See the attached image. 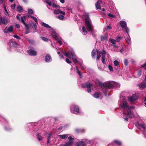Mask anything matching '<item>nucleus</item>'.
Instances as JSON below:
<instances>
[{
	"mask_svg": "<svg viewBox=\"0 0 146 146\" xmlns=\"http://www.w3.org/2000/svg\"><path fill=\"white\" fill-rule=\"evenodd\" d=\"M94 82L95 83L102 87V90L106 96L107 95L108 89L112 88L114 87L116 88H119L120 87L119 84L113 81H109L102 83L99 80L96 79L94 80Z\"/></svg>",
	"mask_w": 146,
	"mask_h": 146,
	"instance_id": "nucleus-1",
	"label": "nucleus"
},
{
	"mask_svg": "<svg viewBox=\"0 0 146 146\" xmlns=\"http://www.w3.org/2000/svg\"><path fill=\"white\" fill-rule=\"evenodd\" d=\"M86 17L85 19V24L87 26L88 30L91 33H92L93 27L91 24V20L89 17L88 14L86 13Z\"/></svg>",
	"mask_w": 146,
	"mask_h": 146,
	"instance_id": "nucleus-2",
	"label": "nucleus"
},
{
	"mask_svg": "<svg viewBox=\"0 0 146 146\" xmlns=\"http://www.w3.org/2000/svg\"><path fill=\"white\" fill-rule=\"evenodd\" d=\"M64 54L66 56L68 57L69 58H70L71 57H72L74 63L77 62L78 60L77 58L75 55L74 51L72 50L68 53L65 52L64 53Z\"/></svg>",
	"mask_w": 146,
	"mask_h": 146,
	"instance_id": "nucleus-3",
	"label": "nucleus"
},
{
	"mask_svg": "<svg viewBox=\"0 0 146 146\" xmlns=\"http://www.w3.org/2000/svg\"><path fill=\"white\" fill-rule=\"evenodd\" d=\"M96 52H97V60H99L100 58L101 55L102 56L103 51V52L98 51L97 50H96L94 49L93 50L92 52V58H95V54Z\"/></svg>",
	"mask_w": 146,
	"mask_h": 146,
	"instance_id": "nucleus-4",
	"label": "nucleus"
},
{
	"mask_svg": "<svg viewBox=\"0 0 146 146\" xmlns=\"http://www.w3.org/2000/svg\"><path fill=\"white\" fill-rule=\"evenodd\" d=\"M70 111L72 113L75 114H79L80 112L78 106L74 105L71 106Z\"/></svg>",
	"mask_w": 146,
	"mask_h": 146,
	"instance_id": "nucleus-5",
	"label": "nucleus"
},
{
	"mask_svg": "<svg viewBox=\"0 0 146 146\" xmlns=\"http://www.w3.org/2000/svg\"><path fill=\"white\" fill-rule=\"evenodd\" d=\"M55 0H46V2L49 6L54 8H59V6L55 4Z\"/></svg>",
	"mask_w": 146,
	"mask_h": 146,
	"instance_id": "nucleus-6",
	"label": "nucleus"
},
{
	"mask_svg": "<svg viewBox=\"0 0 146 146\" xmlns=\"http://www.w3.org/2000/svg\"><path fill=\"white\" fill-rule=\"evenodd\" d=\"M135 125L139 129H142L143 130V133L144 134L146 131V127L144 123L140 124L139 122H137L135 123Z\"/></svg>",
	"mask_w": 146,
	"mask_h": 146,
	"instance_id": "nucleus-7",
	"label": "nucleus"
},
{
	"mask_svg": "<svg viewBox=\"0 0 146 146\" xmlns=\"http://www.w3.org/2000/svg\"><path fill=\"white\" fill-rule=\"evenodd\" d=\"M69 141L65 144H63L62 146H72L73 143L74 139L72 137L69 136L68 137Z\"/></svg>",
	"mask_w": 146,
	"mask_h": 146,
	"instance_id": "nucleus-8",
	"label": "nucleus"
},
{
	"mask_svg": "<svg viewBox=\"0 0 146 146\" xmlns=\"http://www.w3.org/2000/svg\"><path fill=\"white\" fill-rule=\"evenodd\" d=\"M13 28L12 26L11 25L9 27H6L4 30L3 32L5 33H11L13 31Z\"/></svg>",
	"mask_w": 146,
	"mask_h": 146,
	"instance_id": "nucleus-9",
	"label": "nucleus"
},
{
	"mask_svg": "<svg viewBox=\"0 0 146 146\" xmlns=\"http://www.w3.org/2000/svg\"><path fill=\"white\" fill-rule=\"evenodd\" d=\"M0 21L1 25V24H6L9 22V21L7 19L6 17H1L0 18Z\"/></svg>",
	"mask_w": 146,
	"mask_h": 146,
	"instance_id": "nucleus-10",
	"label": "nucleus"
},
{
	"mask_svg": "<svg viewBox=\"0 0 146 146\" xmlns=\"http://www.w3.org/2000/svg\"><path fill=\"white\" fill-rule=\"evenodd\" d=\"M138 98V96L137 94H134L131 97L129 98L128 100L130 102H132L137 100Z\"/></svg>",
	"mask_w": 146,
	"mask_h": 146,
	"instance_id": "nucleus-11",
	"label": "nucleus"
},
{
	"mask_svg": "<svg viewBox=\"0 0 146 146\" xmlns=\"http://www.w3.org/2000/svg\"><path fill=\"white\" fill-rule=\"evenodd\" d=\"M54 13L55 14H61L62 15H64L65 14V12L64 11H62L59 8L58 9H56L54 10Z\"/></svg>",
	"mask_w": 146,
	"mask_h": 146,
	"instance_id": "nucleus-12",
	"label": "nucleus"
},
{
	"mask_svg": "<svg viewBox=\"0 0 146 146\" xmlns=\"http://www.w3.org/2000/svg\"><path fill=\"white\" fill-rule=\"evenodd\" d=\"M123 106H122V108L123 109L126 108L128 110L130 109V107L128 106L127 102L125 99H123Z\"/></svg>",
	"mask_w": 146,
	"mask_h": 146,
	"instance_id": "nucleus-13",
	"label": "nucleus"
},
{
	"mask_svg": "<svg viewBox=\"0 0 146 146\" xmlns=\"http://www.w3.org/2000/svg\"><path fill=\"white\" fill-rule=\"evenodd\" d=\"M16 18L20 21L23 23V24H25V21L26 20L25 16H24L20 18L19 16H17Z\"/></svg>",
	"mask_w": 146,
	"mask_h": 146,
	"instance_id": "nucleus-14",
	"label": "nucleus"
},
{
	"mask_svg": "<svg viewBox=\"0 0 146 146\" xmlns=\"http://www.w3.org/2000/svg\"><path fill=\"white\" fill-rule=\"evenodd\" d=\"M28 53L31 55L35 56L37 54L36 52L32 49L27 50Z\"/></svg>",
	"mask_w": 146,
	"mask_h": 146,
	"instance_id": "nucleus-15",
	"label": "nucleus"
},
{
	"mask_svg": "<svg viewBox=\"0 0 146 146\" xmlns=\"http://www.w3.org/2000/svg\"><path fill=\"white\" fill-rule=\"evenodd\" d=\"M128 114V117L130 118H133L134 117V115L133 112L132 111H131V110H130V109L129 110H127Z\"/></svg>",
	"mask_w": 146,
	"mask_h": 146,
	"instance_id": "nucleus-16",
	"label": "nucleus"
},
{
	"mask_svg": "<svg viewBox=\"0 0 146 146\" xmlns=\"http://www.w3.org/2000/svg\"><path fill=\"white\" fill-rule=\"evenodd\" d=\"M45 60L46 62H49L52 60L51 56L48 54H47L45 58Z\"/></svg>",
	"mask_w": 146,
	"mask_h": 146,
	"instance_id": "nucleus-17",
	"label": "nucleus"
},
{
	"mask_svg": "<svg viewBox=\"0 0 146 146\" xmlns=\"http://www.w3.org/2000/svg\"><path fill=\"white\" fill-rule=\"evenodd\" d=\"M139 88L141 90H142L146 87V83L143 82L141 83L140 84L138 85Z\"/></svg>",
	"mask_w": 146,
	"mask_h": 146,
	"instance_id": "nucleus-18",
	"label": "nucleus"
},
{
	"mask_svg": "<svg viewBox=\"0 0 146 146\" xmlns=\"http://www.w3.org/2000/svg\"><path fill=\"white\" fill-rule=\"evenodd\" d=\"M119 23L121 27L123 28H125L127 27L126 23L124 21H121Z\"/></svg>",
	"mask_w": 146,
	"mask_h": 146,
	"instance_id": "nucleus-19",
	"label": "nucleus"
},
{
	"mask_svg": "<svg viewBox=\"0 0 146 146\" xmlns=\"http://www.w3.org/2000/svg\"><path fill=\"white\" fill-rule=\"evenodd\" d=\"M93 84H92L89 83L88 85L87 86V90L88 93L91 92V87L93 86Z\"/></svg>",
	"mask_w": 146,
	"mask_h": 146,
	"instance_id": "nucleus-20",
	"label": "nucleus"
},
{
	"mask_svg": "<svg viewBox=\"0 0 146 146\" xmlns=\"http://www.w3.org/2000/svg\"><path fill=\"white\" fill-rule=\"evenodd\" d=\"M114 64L115 67V68L116 70H117L119 69L120 68L119 66V62L116 60L114 61Z\"/></svg>",
	"mask_w": 146,
	"mask_h": 146,
	"instance_id": "nucleus-21",
	"label": "nucleus"
},
{
	"mask_svg": "<svg viewBox=\"0 0 146 146\" xmlns=\"http://www.w3.org/2000/svg\"><path fill=\"white\" fill-rule=\"evenodd\" d=\"M101 96V93L100 92H95L93 94V96L96 98H98L100 97Z\"/></svg>",
	"mask_w": 146,
	"mask_h": 146,
	"instance_id": "nucleus-22",
	"label": "nucleus"
},
{
	"mask_svg": "<svg viewBox=\"0 0 146 146\" xmlns=\"http://www.w3.org/2000/svg\"><path fill=\"white\" fill-rule=\"evenodd\" d=\"M106 52L105 50H103V53L102 54V63L104 64L106 63V61L105 60V56L106 55Z\"/></svg>",
	"mask_w": 146,
	"mask_h": 146,
	"instance_id": "nucleus-23",
	"label": "nucleus"
},
{
	"mask_svg": "<svg viewBox=\"0 0 146 146\" xmlns=\"http://www.w3.org/2000/svg\"><path fill=\"white\" fill-rule=\"evenodd\" d=\"M68 134H63L58 135V136L62 139H66L68 137Z\"/></svg>",
	"mask_w": 146,
	"mask_h": 146,
	"instance_id": "nucleus-24",
	"label": "nucleus"
},
{
	"mask_svg": "<svg viewBox=\"0 0 146 146\" xmlns=\"http://www.w3.org/2000/svg\"><path fill=\"white\" fill-rule=\"evenodd\" d=\"M51 30L52 31L51 34L52 37L56 39L58 38L57 34L55 31H53V29Z\"/></svg>",
	"mask_w": 146,
	"mask_h": 146,
	"instance_id": "nucleus-25",
	"label": "nucleus"
},
{
	"mask_svg": "<svg viewBox=\"0 0 146 146\" xmlns=\"http://www.w3.org/2000/svg\"><path fill=\"white\" fill-rule=\"evenodd\" d=\"M102 2L101 1H98L96 4V6L97 9H100L101 7L100 6V3H101Z\"/></svg>",
	"mask_w": 146,
	"mask_h": 146,
	"instance_id": "nucleus-26",
	"label": "nucleus"
},
{
	"mask_svg": "<svg viewBox=\"0 0 146 146\" xmlns=\"http://www.w3.org/2000/svg\"><path fill=\"white\" fill-rule=\"evenodd\" d=\"M41 25L47 28H50L51 29H52L51 28V27L50 26L48 25L45 23L43 22L41 23Z\"/></svg>",
	"mask_w": 146,
	"mask_h": 146,
	"instance_id": "nucleus-27",
	"label": "nucleus"
},
{
	"mask_svg": "<svg viewBox=\"0 0 146 146\" xmlns=\"http://www.w3.org/2000/svg\"><path fill=\"white\" fill-rule=\"evenodd\" d=\"M36 136L37 139L39 141L42 140L43 139V137H42L40 134L38 133H36Z\"/></svg>",
	"mask_w": 146,
	"mask_h": 146,
	"instance_id": "nucleus-28",
	"label": "nucleus"
},
{
	"mask_svg": "<svg viewBox=\"0 0 146 146\" xmlns=\"http://www.w3.org/2000/svg\"><path fill=\"white\" fill-rule=\"evenodd\" d=\"M78 146H85V141H81L80 142H79L77 143Z\"/></svg>",
	"mask_w": 146,
	"mask_h": 146,
	"instance_id": "nucleus-29",
	"label": "nucleus"
},
{
	"mask_svg": "<svg viewBox=\"0 0 146 146\" xmlns=\"http://www.w3.org/2000/svg\"><path fill=\"white\" fill-rule=\"evenodd\" d=\"M128 36L126 38V40L128 44H131V40L130 37L129 36V34H128Z\"/></svg>",
	"mask_w": 146,
	"mask_h": 146,
	"instance_id": "nucleus-30",
	"label": "nucleus"
},
{
	"mask_svg": "<svg viewBox=\"0 0 146 146\" xmlns=\"http://www.w3.org/2000/svg\"><path fill=\"white\" fill-rule=\"evenodd\" d=\"M57 18L59 19L62 20L64 19V17L63 15H60L58 16Z\"/></svg>",
	"mask_w": 146,
	"mask_h": 146,
	"instance_id": "nucleus-31",
	"label": "nucleus"
},
{
	"mask_svg": "<svg viewBox=\"0 0 146 146\" xmlns=\"http://www.w3.org/2000/svg\"><path fill=\"white\" fill-rule=\"evenodd\" d=\"M17 9L19 12V13L21 12L23 10L22 7L20 5H19L17 7Z\"/></svg>",
	"mask_w": 146,
	"mask_h": 146,
	"instance_id": "nucleus-32",
	"label": "nucleus"
},
{
	"mask_svg": "<svg viewBox=\"0 0 146 146\" xmlns=\"http://www.w3.org/2000/svg\"><path fill=\"white\" fill-rule=\"evenodd\" d=\"M141 74V70H139L137 72V74H136V77L137 78L139 77Z\"/></svg>",
	"mask_w": 146,
	"mask_h": 146,
	"instance_id": "nucleus-33",
	"label": "nucleus"
},
{
	"mask_svg": "<svg viewBox=\"0 0 146 146\" xmlns=\"http://www.w3.org/2000/svg\"><path fill=\"white\" fill-rule=\"evenodd\" d=\"M108 15L111 18H116V16L115 15H113L111 13H109L108 14Z\"/></svg>",
	"mask_w": 146,
	"mask_h": 146,
	"instance_id": "nucleus-34",
	"label": "nucleus"
},
{
	"mask_svg": "<svg viewBox=\"0 0 146 146\" xmlns=\"http://www.w3.org/2000/svg\"><path fill=\"white\" fill-rule=\"evenodd\" d=\"M113 142L118 145H120L121 144V142L118 140H115L113 141Z\"/></svg>",
	"mask_w": 146,
	"mask_h": 146,
	"instance_id": "nucleus-35",
	"label": "nucleus"
},
{
	"mask_svg": "<svg viewBox=\"0 0 146 146\" xmlns=\"http://www.w3.org/2000/svg\"><path fill=\"white\" fill-rule=\"evenodd\" d=\"M89 83H86L84 84H82L81 87L83 88H85L87 87V86L88 85Z\"/></svg>",
	"mask_w": 146,
	"mask_h": 146,
	"instance_id": "nucleus-36",
	"label": "nucleus"
},
{
	"mask_svg": "<svg viewBox=\"0 0 146 146\" xmlns=\"http://www.w3.org/2000/svg\"><path fill=\"white\" fill-rule=\"evenodd\" d=\"M110 41L113 44H116V40H115L110 38Z\"/></svg>",
	"mask_w": 146,
	"mask_h": 146,
	"instance_id": "nucleus-37",
	"label": "nucleus"
},
{
	"mask_svg": "<svg viewBox=\"0 0 146 146\" xmlns=\"http://www.w3.org/2000/svg\"><path fill=\"white\" fill-rule=\"evenodd\" d=\"M28 12L30 14H33L34 13L33 11L31 9H28Z\"/></svg>",
	"mask_w": 146,
	"mask_h": 146,
	"instance_id": "nucleus-38",
	"label": "nucleus"
},
{
	"mask_svg": "<svg viewBox=\"0 0 146 146\" xmlns=\"http://www.w3.org/2000/svg\"><path fill=\"white\" fill-rule=\"evenodd\" d=\"M31 18L37 24L38 23L37 19L36 17L33 16H31Z\"/></svg>",
	"mask_w": 146,
	"mask_h": 146,
	"instance_id": "nucleus-39",
	"label": "nucleus"
},
{
	"mask_svg": "<svg viewBox=\"0 0 146 146\" xmlns=\"http://www.w3.org/2000/svg\"><path fill=\"white\" fill-rule=\"evenodd\" d=\"M82 30L83 33H84V34H86L87 33V31L85 27H82Z\"/></svg>",
	"mask_w": 146,
	"mask_h": 146,
	"instance_id": "nucleus-40",
	"label": "nucleus"
},
{
	"mask_svg": "<svg viewBox=\"0 0 146 146\" xmlns=\"http://www.w3.org/2000/svg\"><path fill=\"white\" fill-rule=\"evenodd\" d=\"M40 38L42 39L45 42H47L48 41V39L45 37H41Z\"/></svg>",
	"mask_w": 146,
	"mask_h": 146,
	"instance_id": "nucleus-41",
	"label": "nucleus"
},
{
	"mask_svg": "<svg viewBox=\"0 0 146 146\" xmlns=\"http://www.w3.org/2000/svg\"><path fill=\"white\" fill-rule=\"evenodd\" d=\"M56 39V40L57 42L59 43L60 45H61L62 44V41L60 39H59L58 38Z\"/></svg>",
	"mask_w": 146,
	"mask_h": 146,
	"instance_id": "nucleus-42",
	"label": "nucleus"
},
{
	"mask_svg": "<svg viewBox=\"0 0 146 146\" xmlns=\"http://www.w3.org/2000/svg\"><path fill=\"white\" fill-rule=\"evenodd\" d=\"M108 39V37L107 36H105V37L101 36V40H107Z\"/></svg>",
	"mask_w": 146,
	"mask_h": 146,
	"instance_id": "nucleus-43",
	"label": "nucleus"
},
{
	"mask_svg": "<svg viewBox=\"0 0 146 146\" xmlns=\"http://www.w3.org/2000/svg\"><path fill=\"white\" fill-rule=\"evenodd\" d=\"M76 69L77 70V73L78 74V75L80 76V77L81 78L82 77H81V73L80 72V71L79 70L78 68H77V66H76Z\"/></svg>",
	"mask_w": 146,
	"mask_h": 146,
	"instance_id": "nucleus-44",
	"label": "nucleus"
},
{
	"mask_svg": "<svg viewBox=\"0 0 146 146\" xmlns=\"http://www.w3.org/2000/svg\"><path fill=\"white\" fill-rule=\"evenodd\" d=\"M12 44L15 47H17V44L15 42H11Z\"/></svg>",
	"mask_w": 146,
	"mask_h": 146,
	"instance_id": "nucleus-45",
	"label": "nucleus"
},
{
	"mask_svg": "<svg viewBox=\"0 0 146 146\" xmlns=\"http://www.w3.org/2000/svg\"><path fill=\"white\" fill-rule=\"evenodd\" d=\"M52 135V134L51 133H48L47 135V139H50V138L51 137V136Z\"/></svg>",
	"mask_w": 146,
	"mask_h": 146,
	"instance_id": "nucleus-46",
	"label": "nucleus"
},
{
	"mask_svg": "<svg viewBox=\"0 0 146 146\" xmlns=\"http://www.w3.org/2000/svg\"><path fill=\"white\" fill-rule=\"evenodd\" d=\"M85 145L86 144H89L90 143L91 141L88 140H86L85 141Z\"/></svg>",
	"mask_w": 146,
	"mask_h": 146,
	"instance_id": "nucleus-47",
	"label": "nucleus"
},
{
	"mask_svg": "<svg viewBox=\"0 0 146 146\" xmlns=\"http://www.w3.org/2000/svg\"><path fill=\"white\" fill-rule=\"evenodd\" d=\"M108 68L110 71H113V69L112 67L110 65H109L108 66Z\"/></svg>",
	"mask_w": 146,
	"mask_h": 146,
	"instance_id": "nucleus-48",
	"label": "nucleus"
},
{
	"mask_svg": "<svg viewBox=\"0 0 146 146\" xmlns=\"http://www.w3.org/2000/svg\"><path fill=\"white\" fill-rule=\"evenodd\" d=\"M124 29H125V31L128 34V32L129 31V29L127 27H125V28H124Z\"/></svg>",
	"mask_w": 146,
	"mask_h": 146,
	"instance_id": "nucleus-49",
	"label": "nucleus"
},
{
	"mask_svg": "<svg viewBox=\"0 0 146 146\" xmlns=\"http://www.w3.org/2000/svg\"><path fill=\"white\" fill-rule=\"evenodd\" d=\"M124 64L125 65H127L128 64V60L127 59H125L124 60Z\"/></svg>",
	"mask_w": 146,
	"mask_h": 146,
	"instance_id": "nucleus-50",
	"label": "nucleus"
},
{
	"mask_svg": "<svg viewBox=\"0 0 146 146\" xmlns=\"http://www.w3.org/2000/svg\"><path fill=\"white\" fill-rule=\"evenodd\" d=\"M13 37L18 39H20V38L18 36L15 35H14L13 36Z\"/></svg>",
	"mask_w": 146,
	"mask_h": 146,
	"instance_id": "nucleus-51",
	"label": "nucleus"
},
{
	"mask_svg": "<svg viewBox=\"0 0 146 146\" xmlns=\"http://www.w3.org/2000/svg\"><path fill=\"white\" fill-rule=\"evenodd\" d=\"M4 10H5V12H6V13H5V15H6L8 16L9 13H8V12L7 11L6 8H4Z\"/></svg>",
	"mask_w": 146,
	"mask_h": 146,
	"instance_id": "nucleus-52",
	"label": "nucleus"
},
{
	"mask_svg": "<svg viewBox=\"0 0 146 146\" xmlns=\"http://www.w3.org/2000/svg\"><path fill=\"white\" fill-rule=\"evenodd\" d=\"M84 129H81L80 130V131H78V129H76V132H83V131H84Z\"/></svg>",
	"mask_w": 146,
	"mask_h": 146,
	"instance_id": "nucleus-53",
	"label": "nucleus"
},
{
	"mask_svg": "<svg viewBox=\"0 0 146 146\" xmlns=\"http://www.w3.org/2000/svg\"><path fill=\"white\" fill-rule=\"evenodd\" d=\"M66 61L68 63V64H70V63H71V62L68 58L66 59Z\"/></svg>",
	"mask_w": 146,
	"mask_h": 146,
	"instance_id": "nucleus-54",
	"label": "nucleus"
},
{
	"mask_svg": "<svg viewBox=\"0 0 146 146\" xmlns=\"http://www.w3.org/2000/svg\"><path fill=\"white\" fill-rule=\"evenodd\" d=\"M11 8L13 9H15V4H14L13 5H12L11 6Z\"/></svg>",
	"mask_w": 146,
	"mask_h": 146,
	"instance_id": "nucleus-55",
	"label": "nucleus"
},
{
	"mask_svg": "<svg viewBox=\"0 0 146 146\" xmlns=\"http://www.w3.org/2000/svg\"><path fill=\"white\" fill-rule=\"evenodd\" d=\"M24 25H25V27H26V29L27 30L29 29V26L28 25L26 24V23H25V24H24Z\"/></svg>",
	"mask_w": 146,
	"mask_h": 146,
	"instance_id": "nucleus-56",
	"label": "nucleus"
},
{
	"mask_svg": "<svg viewBox=\"0 0 146 146\" xmlns=\"http://www.w3.org/2000/svg\"><path fill=\"white\" fill-rule=\"evenodd\" d=\"M32 27L36 29V25L35 24L33 23Z\"/></svg>",
	"mask_w": 146,
	"mask_h": 146,
	"instance_id": "nucleus-57",
	"label": "nucleus"
},
{
	"mask_svg": "<svg viewBox=\"0 0 146 146\" xmlns=\"http://www.w3.org/2000/svg\"><path fill=\"white\" fill-rule=\"evenodd\" d=\"M58 54L59 55V56H60V58L61 59L64 58V57L63 55H61L60 54V53L59 52H58Z\"/></svg>",
	"mask_w": 146,
	"mask_h": 146,
	"instance_id": "nucleus-58",
	"label": "nucleus"
},
{
	"mask_svg": "<svg viewBox=\"0 0 146 146\" xmlns=\"http://www.w3.org/2000/svg\"><path fill=\"white\" fill-rule=\"evenodd\" d=\"M130 107V110H131V109H133L135 108V107L134 106H129Z\"/></svg>",
	"mask_w": 146,
	"mask_h": 146,
	"instance_id": "nucleus-59",
	"label": "nucleus"
},
{
	"mask_svg": "<svg viewBox=\"0 0 146 146\" xmlns=\"http://www.w3.org/2000/svg\"><path fill=\"white\" fill-rule=\"evenodd\" d=\"M16 27L17 28H19L20 27V26L19 24H17L15 25Z\"/></svg>",
	"mask_w": 146,
	"mask_h": 146,
	"instance_id": "nucleus-60",
	"label": "nucleus"
},
{
	"mask_svg": "<svg viewBox=\"0 0 146 146\" xmlns=\"http://www.w3.org/2000/svg\"><path fill=\"white\" fill-rule=\"evenodd\" d=\"M144 105H145V106H146V97L145 98L144 102Z\"/></svg>",
	"mask_w": 146,
	"mask_h": 146,
	"instance_id": "nucleus-61",
	"label": "nucleus"
},
{
	"mask_svg": "<svg viewBox=\"0 0 146 146\" xmlns=\"http://www.w3.org/2000/svg\"><path fill=\"white\" fill-rule=\"evenodd\" d=\"M142 67H146V62L144 64L141 65Z\"/></svg>",
	"mask_w": 146,
	"mask_h": 146,
	"instance_id": "nucleus-62",
	"label": "nucleus"
},
{
	"mask_svg": "<svg viewBox=\"0 0 146 146\" xmlns=\"http://www.w3.org/2000/svg\"><path fill=\"white\" fill-rule=\"evenodd\" d=\"M124 50V48H122L121 49L120 51V52L121 53H122Z\"/></svg>",
	"mask_w": 146,
	"mask_h": 146,
	"instance_id": "nucleus-63",
	"label": "nucleus"
},
{
	"mask_svg": "<svg viewBox=\"0 0 146 146\" xmlns=\"http://www.w3.org/2000/svg\"><path fill=\"white\" fill-rule=\"evenodd\" d=\"M60 1L62 3H64V0H60Z\"/></svg>",
	"mask_w": 146,
	"mask_h": 146,
	"instance_id": "nucleus-64",
	"label": "nucleus"
}]
</instances>
